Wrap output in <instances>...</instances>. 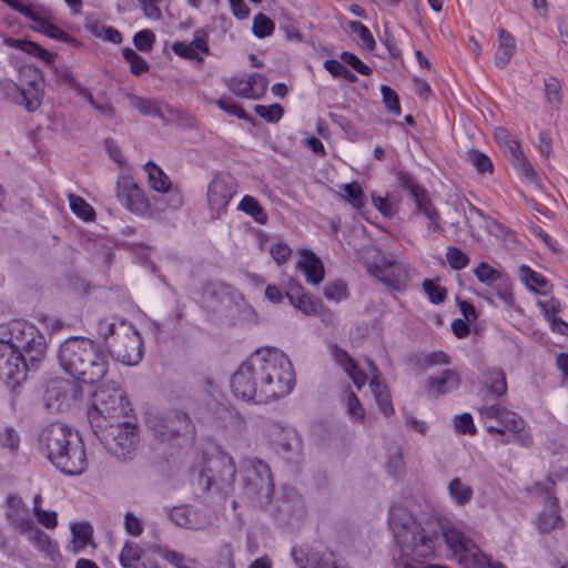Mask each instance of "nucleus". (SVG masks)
Returning <instances> with one entry per match:
<instances>
[{
  "label": "nucleus",
  "mask_w": 568,
  "mask_h": 568,
  "mask_svg": "<svg viewBox=\"0 0 568 568\" xmlns=\"http://www.w3.org/2000/svg\"><path fill=\"white\" fill-rule=\"evenodd\" d=\"M37 447L42 456L65 475H81L88 467L82 438L65 424L52 423L43 427Z\"/></svg>",
  "instance_id": "nucleus-1"
},
{
  "label": "nucleus",
  "mask_w": 568,
  "mask_h": 568,
  "mask_svg": "<svg viewBox=\"0 0 568 568\" xmlns=\"http://www.w3.org/2000/svg\"><path fill=\"white\" fill-rule=\"evenodd\" d=\"M58 358L64 372L83 383H97L108 372V353L103 346L91 338L82 336L68 338L61 344Z\"/></svg>",
  "instance_id": "nucleus-2"
},
{
  "label": "nucleus",
  "mask_w": 568,
  "mask_h": 568,
  "mask_svg": "<svg viewBox=\"0 0 568 568\" xmlns=\"http://www.w3.org/2000/svg\"><path fill=\"white\" fill-rule=\"evenodd\" d=\"M256 352V366L260 369L261 402L287 395L295 383L288 357L280 349L265 347Z\"/></svg>",
  "instance_id": "nucleus-3"
},
{
  "label": "nucleus",
  "mask_w": 568,
  "mask_h": 568,
  "mask_svg": "<svg viewBox=\"0 0 568 568\" xmlns=\"http://www.w3.org/2000/svg\"><path fill=\"white\" fill-rule=\"evenodd\" d=\"M132 412L124 392L112 383L101 385L94 390L87 416L91 429H99L109 423L132 416Z\"/></svg>",
  "instance_id": "nucleus-4"
},
{
  "label": "nucleus",
  "mask_w": 568,
  "mask_h": 568,
  "mask_svg": "<svg viewBox=\"0 0 568 568\" xmlns=\"http://www.w3.org/2000/svg\"><path fill=\"white\" fill-rule=\"evenodd\" d=\"M8 342L28 358L36 368L45 355V338L38 327L27 321L16 320L0 324V342Z\"/></svg>",
  "instance_id": "nucleus-5"
},
{
  "label": "nucleus",
  "mask_w": 568,
  "mask_h": 568,
  "mask_svg": "<svg viewBox=\"0 0 568 568\" xmlns=\"http://www.w3.org/2000/svg\"><path fill=\"white\" fill-rule=\"evenodd\" d=\"M92 432L111 455L120 460L132 459L139 443L134 416L114 420Z\"/></svg>",
  "instance_id": "nucleus-6"
},
{
  "label": "nucleus",
  "mask_w": 568,
  "mask_h": 568,
  "mask_svg": "<svg viewBox=\"0 0 568 568\" xmlns=\"http://www.w3.org/2000/svg\"><path fill=\"white\" fill-rule=\"evenodd\" d=\"M146 427L160 442H172L181 437H192L194 426L190 417L182 412L160 414L150 410L145 414Z\"/></svg>",
  "instance_id": "nucleus-7"
},
{
  "label": "nucleus",
  "mask_w": 568,
  "mask_h": 568,
  "mask_svg": "<svg viewBox=\"0 0 568 568\" xmlns=\"http://www.w3.org/2000/svg\"><path fill=\"white\" fill-rule=\"evenodd\" d=\"M244 494L255 501H267L274 491L272 473L268 465L257 457L242 462Z\"/></svg>",
  "instance_id": "nucleus-8"
},
{
  "label": "nucleus",
  "mask_w": 568,
  "mask_h": 568,
  "mask_svg": "<svg viewBox=\"0 0 568 568\" xmlns=\"http://www.w3.org/2000/svg\"><path fill=\"white\" fill-rule=\"evenodd\" d=\"M110 353L119 362L133 366L143 357V339L136 328L125 320L119 322L116 337L110 343Z\"/></svg>",
  "instance_id": "nucleus-9"
},
{
  "label": "nucleus",
  "mask_w": 568,
  "mask_h": 568,
  "mask_svg": "<svg viewBox=\"0 0 568 568\" xmlns=\"http://www.w3.org/2000/svg\"><path fill=\"white\" fill-rule=\"evenodd\" d=\"M12 10L36 23L33 30L62 42L74 41L61 28L49 21V11L39 3H26L22 0H1Z\"/></svg>",
  "instance_id": "nucleus-10"
},
{
  "label": "nucleus",
  "mask_w": 568,
  "mask_h": 568,
  "mask_svg": "<svg viewBox=\"0 0 568 568\" xmlns=\"http://www.w3.org/2000/svg\"><path fill=\"white\" fill-rule=\"evenodd\" d=\"M256 352H254L233 373L231 389L236 397L243 400L256 399L258 403H262L260 369L256 366Z\"/></svg>",
  "instance_id": "nucleus-11"
},
{
  "label": "nucleus",
  "mask_w": 568,
  "mask_h": 568,
  "mask_svg": "<svg viewBox=\"0 0 568 568\" xmlns=\"http://www.w3.org/2000/svg\"><path fill=\"white\" fill-rule=\"evenodd\" d=\"M80 393V387L75 382L65 378H53L45 386L43 402L52 412H65L72 407Z\"/></svg>",
  "instance_id": "nucleus-12"
},
{
  "label": "nucleus",
  "mask_w": 568,
  "mask_h": 568,
  "mask_svg": "<svg viewBox=\"0 0 568 568\" xmlns=\"http://www.w3.org/2000/svg\"><path fill=\"white\" fill-rule=\"evenodd\" d=\"M30 366L28 358L13 348L10 343L0 342V378L13 388L27 377Z\"/></svg>",
  "instance_id": "nucleus-13"
},
{
  "label": "nucleus",
  "mask_w": 568,
  "mask_h": 568,
  "mask_svg": "<svg viewBox=\"0 0 568 568\" xmlns=\"http://www.w3.org/2000/svg\"><path fill=\"white\" fill-rule=\"evenodd\" d=\"M397 179L403 189H405L410 197L414 200L416 211L424 214L429 225L433 226L435 232L442 233L444 231L439 222V212L434 206L428 192L420 186L408 172L400 171Z\"/></svg>",
  "instance_id": "nucleus-14"
},
{
  "label": "nucleus",
  "mask_w": 568,
  "mask_h": 568,
  "mask_svg": "<svg viewBox=\"0 0 568 568\" xmlns=\"http://www.w3.org/2000/svg\"><path fill=\"white\" fill-rule=\"evenodd\" d=\"M368 270L374 277L395 291H404L407 287L409 270L403 262L382 256Z\"/></svg>",
  "instance_id": "nucleus-15"
},
{
  "label": "nucleus",
  "mask_w": 568,
  "mask_h": 568,
  "mask_svg": "<svg viewBox=\"0 0 568 568\" xmlns=\"http://www.w3.org/2000/svg\"><path fill=\"white\" fill-rule=\"evenodd\" d=\"M236 180L229 173H219L207 186L210 210L220 216L225 212L230 201L236 193Z\"/></svg>",
  "instance_id": "nucleus-16"
},
{
  "label": "nucleus",
  "mask_w": 568,
  "mask_h": 568,
  "mask_svg": "<svg viewBox=\"0 0 568 568\" xmlns=\"http://www.w3.org/2000/svg\"><path fill=\"white\" fill-rule=\"evenodd\" d=\"M119 201L132 213L144 215L149 212L150 202L140 186L131 176H120L116 182Z\"/></svg>",
  "instance_id": "nucleus-17"
},
{
  "label": "nucleus",
  "mask_w": 568,
  "mask_h": 568,
  "mask_svg": "<svg viewBox=\"0 0 568 568\" xmlns=\"http://www.w3.org/2000/svg\"><path fill=\"white\" fill-rule=\"evenodd\" d=\"M291 555L298 568H349L344 558L328 550L305 554L303 549L293 547Z\"/></svg>",
  "instance_id": "nucleus-18"
},
{
  "label": "nucleus",
  "mask_w": 568,
  "mask_h": 568,
  "mask_svg": "<svg viewBox=\"0 0 568 568\" xmlns=\"http://www.w3.org/2000/svg\"><path fill=\"white\" fill-rule=\"evenodd\" d=\"M29 87L23 84L11 83L9 88H6L7 93L13 100L14 103L24 106L29 112L37 110L41 103V88L40 78L37 72H30Z\"/></svg>",
  "instance_id": "nucleus-19"
},
{
  "label": "nucleus",
  "mask_w": 568,
  "mask_h": 568,
  "mask_svg": "<svg viewBox=\"0 0 568 568\" xmlns=\"http://www.w3.org/2000/svg\"><path fill=\"white\" fill-rule=\"evenodd\" d=\"M268 81L260 73L250 74L246 79L230 78L226 80L227 89L239 98L257 100L267 90Z\"/></svg>",
  "instance_id": "nucleus-20"
},
{
  "label": "nucleus",
  "mask_w": 568,
  "mask_h": 568,
  "mask_svg": "<svg viewBox=\"0 0 568 568\" xmlns=\"http://www.w3.org/2000/svg\"><path fill=\"white\" fill-rule=\"evenodd\" d=\"M4 505L6 518L13 529L19 531L32 520L27 505L20 497L9 495L6 498Z\"/></svg>",
  "instance_id": "nucleus-21"
},
{
  "label": "nucleus",
  "mask_w": 568,
  "mask_h": 568,
  "mask_svg": "<svg viewBox=\"0 0 568 568\" xmlns=\"http://www.w3.org/2000/svg\"><path fill=\"white\" fill-rule=\"evenodd\" d=\"M498 423L506 432L515 435V440L520 446L529 447L532 444L531 434L525 432V420L518 414L506 409Z\"/></svg>",
  "instance_id": "nucleus-22"
},
{
  "label": "nucleus",
  "mask_w": 568,
  "mask_h": 568,
  "mask_svg": "<svg viewBox=\"0 0 568 568\" xmlns=\"http://www.w3.org/2000/svg\"><path fill=\"white\" fill-rule=\"evenodd\" d=\"M296 267L301 270L312 284H320L324 278V266L321 260L310 250L300 252Z\"/></svg>",
  "instance_id": "nucleus-23"
},
{
  "label": "nucleus",
  "mask_w": 568,
  "mask_h": 568,
  "mask_svg": "<svg viewBox=\"0 0 568 568\" xmlns=\"http://www.w3.org/2000/svg\"><path fill=\"white\" fill-rule=\"evenodd\" d=\"M505 148L506 153L510 158L513 165L530 182L538 184L539 178L536 173L532 165L524 155L519 143L516 140H510L506 144L503 145Z\"/></svg>",
  "instance_id": "nucleus-24"
},
{
  "label": "nucleus",
  "mask_w": 568,
  "mask_h": 568,
  "mask_svg": "<svg viewBox=\"0 0 568 568\" xmlns=\"http://www.w3.org/2000/svg\"><path fill=\"white\" fill-rule=\"evenodd\" d=\"M332 356L343 367L357 388H361L366 383V374L357 367L356 362L346 351L335 345L332 347Z\"/></svg>",
  "instance_id": "nucleus-25"
},
{
  "label": "nucleus",
  "mask_w": 568,
  "mask_h": 568,
  "mask_svg": "<svg viewBox=\"0 0 568 568\" xmlns=\"http://www.w3.org/2000/svg\"><path fill=\"white\" fill-rule=\"evenodd\" d=\"M460 384V378L455 371L445 369L439 377H429L427 389L432 396L444 395L456 389Z\"/></svg>",
  "instance_id": "nucleus-26"
},
{
  "label": "nucleus",
  "mask_w": 568,
  "mask_h": 568,
  "mask_svg": "<svg viewBox=\"0 0 568 568\" xmlns=\"http://www.w3.org/2000/svg\"><path fill=\"white\" fill-rule=\"evenodd\" d=\"M483 384L486 394L493 398L500 397L507 392L506 375L501 368H487L483 372Z\"/></svg>",
  "instance_id": "nucleus-27"
},
{
  "label": "nucleus",
  "mask_w": 568,
  "mask_h": 568,
  "mask_svg": "<svg viewBox=\"0 0 568 568\" xmlns=\"http://www.w3.org/2000/svg\"><path fill=\"white\" fill-rule=\"evenodd\" d=\"M221 467L217 474L219 480L224 485H232L236 476V466L233 458L225 452H220L215 459L211 460L209 469L213 471Z\"/></svg>",
  "instance_id": "nucleus-28"
},
{
  "label": "nucleus",
  "mask_w": 568,
  "mask_h": 568,
  "mask_svg": "<svg viewBox=\"0 0 568 568\" xmlns=\"http://www.w3.org/2000/svg\"><path fill=\"white\" fill-rule=\"evenodd\" d=\"M172 50L175 54L186 58V59H196L199 61L203 60V54L209 52L207 43L202 38H195L193 41L186 42H174L172 44Z\"/></svg>",
  "instance_id": "nucleus-29"
},
{
  "label": "nucleus",
  "mask_w": 568,
  "mask_h": 568,
  "mask_svg": "<svg viewBox=\"0 0 568 568\" xmlns=\"http://www.w3.org/2000/svg\"><path fill=\"white\" fill-rule=\"evenodd\" d=\"M549 509H545L538 517V529L541 534H548L556 528L564 526V520L558 514L557 498L549 496Z\"/></svg>",
  "instance_id": "nucleus-30"
},
{
  "label": "nucleus",
  "mask_w": 568,
  "mask_h": 568,
  "mask_svg": "<svg viewBox=\"0 0 568 568\" xmlns=\"http://www.w3.org/2000/svg\"><path fill=\"white\" fill-rule=\"evenodd\" d=\"M6 44L18 49L20 51L27 52L29 54L38 57L40 60L45 62L47 64H51L54 62L55 54L49 52L48 50L41 48L38 43L24 40V39H11L7 38L4 40Z\"/></svg>",
  "instance_id": "nucleus-31"
},
{
  "label": "nucleus",
  "mask_w": 568,
  "mask_h": 568,
  "mask_svg": "<svg viewBox=\"0 0 568 568\" xmlns=\"http://www.w3.org/2000/svg\"><path fill=\"white\" fill-rule=\"evenodd\" d=\"M515 52V40L505 29L498 30V48L495 53V63L498 68H505Z\"/></svg>",
  "instance_id": "nucleus-32"
},
{
  "label": "nucleus",
  "mask_w": 568,
  "mask_h": 568,
  "mask_svg": "<svg viewBox=\"0 0 568 568\" xmlns=\"http://www.w3.org/2000/svg\"><path fill=\"white\" fill-rule=\"evenodd\" d=\"M369 387L379 407V410L385 416L393 415L394 407L392 405L390 395L388 393L386 384L381 382L379 375L375 374L373 376L369 383Z\"/></svg>",
  "instance_id": "nucleus-33"
},
{
  "label": "nucleus",
  "mask_w": 568,
  "mask_h": 568,
  "mask_svg": "<svg viewBox=\"0 0 568 568\" xmlns=\"http://www.w3.org/2000/svg\"><path fill=\"white\" fill-rule=\"evenodd\" d=\"M443 537L457 560L467 551L468 544H474L473 540L465 537V535L456 528H446L443 531Z\"/></svg>",
  "instance_id": "nucleus-34"
},
{
  "label": "nucleus",
  "mask_w": 568,
  "mask_h": 568,
  "mask_svg": "<svg viewBox=\"0 0 568 568\" xmlns=\"http://www.w3.org/2000/svg\"><path fill=\"white\" fill-rule=\"evenodd\" d=\"M519 274L525 284L531 290L539 294L546 295L550 290L548 280L540 273L535 272L527 265L519 267Z\"/></svg>",
  "instance_id": "nucleus-35"
},
{
  "label": "nucleus",
  "mask_w": 568,
  "mask_h": 568,
  "mask_svg": "<svg viewBox=\"0 0 568 568\" xmlns=\"http://www.w3.org/2000/svg\"><path fill=\"white\" fill-rule=\"evenodd\" d=\"M19 532L26 535L28 540L32 542L38 550L43 552L50 551V547L52 546L50 537L41 530L33 520L19 530Z\"/></svg>",
  "instance_id": "nucleus-36"
},
{
  "label": "nucleus",
  "mask_w": 568,
  "mask_h": 568,
  "mask_svg": "<svg viewBox=\"0 0 568 568\" xmlns=\"http://www.w3.org/2000/svg\"><path fill=\"white\" fill-rule=\"evenodd\" d=\"M72 552L83 550L92 540L93 528L89 523H75L71 526Z\"/></svg>",
  "instance_id": "nucleus-37"
},
{
  "label": "nucleus",
  "mask_w": 568,
  "mask_h": 568,
  "mask_svg": "<svg viewBox=\"0 0 568 568\" xmlns=\"http://www.w3.org/2000/svg\"><path fill=\"white\" fill-rule=\"evenodd\" d=\"M544 98L550 109H558L562 102L560 81L555 77L544 79Z\"/></svg>",
  "instance_id": "nucleus-38"
},
{
  "label": "nucleus",
  "mask_w": 568,
  "mask_h": 568,
  "mask_svg": "<svg viewBox=\"0 0 568 568\" xmlns=\"http://www.w3.org/2000/svg\"><path fill=\"white\" fill-rule=\"evenodd\" d=\"M458 561L465 568H489L490 559L475 544H468L467 551Z\"/></svg>",
  "instance_id": "nucleus-39"
},
{
  "label": "nucleus",
  "mask_w": 568,
  "mask_h": 568,
  "mask_svg": "<svg viewBox=\"0 0 568 568\" xmlns=\"http://www.w3.org/2000/svg\"><path fill=\"white\" fill-rule=\"evenodd\" d=\"M197 511L189 507H174L170 511V519L182 528L197 529Z\"/></svg>",
  "instance_id": "nucleus-40"
},
{
  "label": "nucleus",
  "mask_w": 568,
  "mask_h": 568,
  "mask_svg": "<svg viewBox=\"0 0 568 568\" xmlns=\"http://www.w3.org/2000/svg\"><path fill=\"white\" fill-rule=\"evenodd\" d=\"M448 493L453 500L459 506L468 504L474 495L473 488L458 477L453 478L448 483Z\"/></svg>",
  "instance_id": "nucleus-41"
},
{
  "label": "nucleus",
  "mask_w": 568,
  "mask_h": 568,
  "mask_svg": "<svg viewBox=\"0 0 568 568\" xmlns=\"http://www.w3.org/2000/svg\"><path fill=\"white\" fill-rule=\"evenodd\" d=\"M151 187L158 192H168L171 189L169 176L154 163L149 162L145 165Z\"/></svg>",
  "instance_id": "nucleus-42"
},
{
  "label": "nucleus",
  "mask_w": 568,
  "mask_h": 568,
  "mask_svg": "<svg viewBox=\"0 0 568 568\" xmlns=\"http://www.w3.org/2000/svg\"><path fill=\"white\" fill-rule=\"evenodd\" d=\"M143 549L133 541H125L120 554V564L124 568H135L142 559Z\"/></svg>",
  "instance_id": "nucleus-43"
},
{
  "label": "nucleus",
  "mask_w": 568,
  "mask_h": 568,
  "mask_svg": "<svg viewBox=\"0 0 568 568\" xmlns=\"http://www.w3.org/2000/svg\"><path fill=\"white\" fill-rule=\"evenodd\" d=\"M237 209L252 216L258 224H265L267 221L266 212L260 205L257 200L251 195H245L240 202Z\"/></svg>",
  "instance_id": "nucleus-44"
},
{
  "label": "nucleus",
  "mask_w": 568,
  "mask_h": 568,
  "mask_svg": "<svg viewBox=\"0 0 568 568\" xmlns=\"http://www.w3.org/2000/svg\"><path fill=\"white\" fill-rule=\"evenodd\" d=\"M474 274L479 282L489 286L501 282L503 277H505L498 270L485 262L479 263V265L474 270Z\"/></svg>",
  "instance_id": "nucleus-45"
},
{
  "label": "nucleus",
  "mask_w": 568,
  "mask_h": 568,
  "mask_svg": "<svg viewBox=\"0 0 568 568\" xmlns=\"http://www.w3.org/2000/svg\"><path fill=\"white\" fill-rule=\"evenodd\" d=\"M69 204L71 211L83 221L94 220L95 213L93 207L88 204L82 197L74 194H69Z\"/></svg>",
  "instance_id": "nucleus-46"
},
{
  "label": "nucleus",
  "mask_w": 568,
  "mask_h": 568,
  "mask_svg": "<svg viewBox=\"0 0 568 568\" xmlns=\"http://www.w3.org/2000/svg\"><path fill=\"white\" fill-rule=\"evenodd\" d=\"M466 159L478 173L484 174L493 172V163L485 153L478 150H469L466 154Z\"/></svg>",
  "instance_id": "nucleus-47"
},
{
  "label": "nucleus",
  "mask_w": 568,
  "mask_h": 568,
  "mask_svg": "<svg viewBox=\"0 0 568 568\" xmlns=\"http://www.w3.org/2000/svg\"><path fill=\"white\" fill-rule=\"evenodd\" d=\"M274 22L264 13H257L253 19L252 31L255 37L263 39L274 32Z\"/></svg>",
  "instance_id": "nucleus-48"
},
{
  "label": "nucleus",
  "mask_w": 568,
  "mask_h": 568,
  "mask_svg": "<svg viewBox=\"0 0 568 568\" xmlns=\"http://www.w3.org/2000/svg\"><path fill=\"white\" fill-rule=\"evenodd\" d=\"M423 290L433 304H440L446 300L447 291L437 282L426 278L423 281Z\"/></svg>",
  "instance_id": "nucleus-49"
},
{
  "label": "nucleus",
  "mask_w": 568,
  "mask_h": 568,
  "mask_svg": "<svg viewBox=\"0 0 568 568\" xmlns=\"http://www.w3.org/2000/svg\"><path fill=\"white\" fill-rule=\"evenodd\" d=\"M122 54L130 63L131 72L134 75H140L149 70V63L131 48H124Z\"/></svg>",
  "instance_id": "nucleus-50"
},
{
  "label": "nucleus",
  "mask_w": 568,
  "mask_h": 568,
  "mask_svg": "<svg viewBox=\"0 0 568 568\" xmlns=\"http://www.w3.org/2000/svg\"><path fill=\"white\" fill-rule=\"evenodd\" d=\"M131 105L144 115H154L160 119L164 118L156 103L152 100L133 95L131 97Z\"/></svg>",
  "instance_id": "nucleus-51"
},
{
  "label": "nucleus",
  "mask_w": 568,
  "mask_h": 568,
  "mask_svg": "<svg viewBox=\"0 0 568 568\" xmlns=\"http://www.w3.org/2000/svg\"><path fill=\"white\" fill-rule=\"evenodd\" d=\"M324 67L333 77L343 78L351 83L357 81V77L337 60H326Z\"/></svg>",
  "instance_id": "nucleus-52"
},
{
  "label": "nucleus",
  "mask_w": 568,
  "mask_h": 568,
  "mask_svg": "<svg viewBox=\"0 0 568 568\" xmlns=\"http://www.w3.org/2000/svg\"><path fill=\"white\" fill-rule=\"evenodd\" d=\"M372 202L375 209L386 217L394 216L398 211L397 201H392L388 196L372 195Z\"/></svg>",
  "instance_id": "nucleus-53"
},
{
  "label": "nucleus",
  "mask_w": 568,
  "mask_h": 568,
  "mask_svg": "<svg viewBox=\"0 0 568 568\" xmlns=\"http://www.w3.org/2000/svg\"><path fill=\"white\" fill-rule=\"evenodd\" d=\"M254 111L258 116L272 123L278 122L283 115V108L277 103L271 105L258 104L254 106Z\"/></svg>",
  "instance_id": "nucleus-54"
},
{
  "label": "nucleus",
  "mask_w": 568,
  "mask_h": 568,
  "mask_svg": "<svg viewBox=\"0 0 568 568\" xmlns=\"http://www.w3.org/2000/svg\"><path fill=\"white\" fill-rule=\"evenodd\" d=\"M349 28L357 36V38L366 49L373 50L375 48L376 42L371 31L362 22L352 21L349 23Z\"/></svg>",
  "instance_id": "nucleus-55"
},
{
  "label": "nucleus",
  "mask_w": 568,
  "mask_h": 568,
  "mask_svg": "<svg viewBox=\"0 0 568 568\" xmlns=\"http://www.w3.org/2000/svg\"><path fill=\"white\" fill-rule=\"evenodd\" d=\"M446 260L453 270H462L469 263V257L459 248L450 246L446 251Z\"/></svg>",
  "instance_id": "nucleus-56"
},
{
  "label": "nucleus",
  "mask_w": 568,
  "mask_h": 568,
  "mask_svg": "<svg viewBox=\"0 0 568 568\" xmlns=\"http://www.w3.org/2000/svg\"><path fill=\"white\" fill-rule=\"evenodd\" d=\"M346 194V200L355 207L361 209L364 205V193L357 182L347 183L343 186Z\"/></svg>",
  "instance_id": "nucleus-57"
},
{
  "label": "nucleus",
  "mask_w": 568,
  "mask_h": 568,
  "mask_svg": "<svg viewBox=\"0 0 568 568\" xmlns=\"http://www.w3.org/2000/svg\"><path fill=\"white\" fill-rule=\"evenodd\" d=\"M280 446L284 453L291 454H300L302 449L301 439L295 430L285 432Z\"/></svg>",
  "instance_id": "nucleus-58"
},
{
  "label": "nucleus",
  "mask_w": 568,
  "mask_h": 568,
  "mask_svg": "<svg viewBox=\"0 0 568 568\" xmlns=\"http://www.w3.org/2000/svg\"><path fill=\"white\" fill-rule=\"evenodd\" d=\"M155 41V36L151 30H142L134 34L133 43L135 48L142 52L152 50Z\"/></svg>",
  "instance_id": "nucleus-59"
},
{
  "label": "nucleus",
  "mask_w": 568,
  "mask_h": 568,
  "mask_svg": "<svg viewBox=\"0 0 568 568\" xmlns=\"http://www.w3.org/2000/svg\"><path fill=\"white\" fill-rule=\"evenodd\" d=\"M381 93L383 97V102L387 106L388 111L396 115L399 114L400 105L397 93L388 85H382Z\"/></svg>",
  "instance_id": "nucleus-60"
},
{
  "label": "nucleus",
  "mask_w": 568,
  "mask_h": 568,
  "mask_svg": "<svg viewBox=\"0 0 568 568\" xmlns=\"http://www.w3.org/2000/svg\"><path fill=\"white\" fill-rule=\"evenodd\" d=\"M346 408H347L348 415H351L354 420H358V422L364 420L365 410H364L359 399L353 392L347 393Z\"/></svg>",
  "instance_id": "nucleus-61"
},
{
  "label": "nucleus",
  "mask_w": 568,
  "mask_h": 568,
  "mask_svg": "<svg viewBox=\"0 0 568 568\" xmlns=\"http://www.w3.org/2000/svg\"><path fill=\"white\" fill-rule=\"evenodd\" d=\"M341 59L344 63L351 65L355 71L363 75H371L372 69L366 65L357 55L351 52H343Z\"/></svg>",
  "instance_id": "nucleus-62"
},
{
  "label": "nucleus",
  "mask_w": 568,
  "mask_h": 568,
  "mask_svg": "<svg viewBox=\"0 0 568 568\" xmlns=\"http://www.w3.org/2000/svg\"><path fill=\"white\" fill-rule=\"evenodd\" d=\"M215 103L221 110H223L239 119L251 120V116L244 111V109L241 105L232 102L229 99H219V100H216Z\"/></svg>",
  "instance_id": "nucleus-63"
},
{
  "label": "nucleus",
  "mask_w": 568,
  "mask_h": 568,
  "mask_svg": "<svg viewBox=\"0 0 568 568\" xmlns=\"http://www.w3.org/2000/svg\"><path fill=\"white\" fill-rule=\"evenodd\" d=\"M324 295L327 300H331L334 302H339L346 297L347 287L341 281L333 282V283L327 284V286L325 287V291H324Z\"/></svg>",
  "instance_id": "nucleus-64"
}]
</instances>
